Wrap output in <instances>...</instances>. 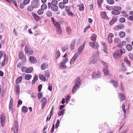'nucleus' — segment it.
<instances>
[{"label":"nucleus","instance_id":"1","mask_svg":"<svg viewBox=\"0 0 133 133\" xmlns=\"http://www.w3.org/2000/svg\"><path fill=\"white\" fill-rule=\"evenodd\" d=\"M99 58V55L96 52L93 54L91 57L89 63L90 64H94L98 61Z\"/></svg>","mask_w":133,"mask_h":133},{"label":"nucleus","instance_id":"2","mask_svg":"<svg viewBox=\"0 0 133 133\" xmlns=\"http://www.w3.org/2000/svg\"><path fill=\"white\" fill-rule=\"evenodd\" d=\"M81 81L79 77H78L76 79L75 82V85L73 87L72 89V93L74 94L75 93L77 90L78 89L81 84Z\"/></svg>","mask_w":133,"mask_h":133},{"label":"nucleus","instance_id":"3","mask_svg":"<svg viewBox=\"0 0 133 133\" xmlns=\"http://www.w3.org/2000/svg\"><path fill=\"white\" fill-rule=\"evenodd\" d=\"M112 10L111 14L114 15H118L119 14L122 10L121 8L119 6H115L112 7Z\"/></svg>","mask_w":133,"mask_h":133},{"label":"nucleus","instance_id":"4","mask_svg":"<svg viewBox=\"0 0 133 133\" xmlns=\"http://www.w3.org/2000/svg\"><path fill=\"white\" fill-rule=\"evenodd\" d=\"M101 63L104 65L103 70L104 75H109V71L108 69V65L107 63H105L103 62H101Z\"/></svg>","mask_w":133,"mask_h":133},{"label":"nucleus","instance_id":"5","mask_svg":"<svg viewBox=\"0 0 133 133\" xmlns=\"http://www.w3.org/2000/svg\"><path fill=\"white\" fill-rule=\"evenodd\" d=\"M25 54L27 55L30 56L32 55L33 53V50L29 46H25L24 49Z\"/></svg>","mask_w":133,"mask_h":133},{"label":"nucleus","instance_id":"6","mask_svg":"<svg viewBox=\"0 0 133 133\" xmlns=\"http://www.w3.org/2000/svg\"><path fill=\"white\" fill-rule=\"evenodd\" d=\"M101 72L98 71L94 72H93L92 75V79H97L100 78L101 76Z\"/></svg>","mask_w":133,"mask_h":133},{"label":"nucleus","instance_id":"7","mask_svg":"<svg viewBox=\"0 0 133 133\" xmlns=\"http://www.w3.org/2000/svg\"><path fill=\"white\" fill-rule=\"evenodd\" d=\"M31 4L34 8H37L40 5L39 2L37 0H33L31 2Z\"/></svg>","mask_w":133,"mask_h":133},{"label":"nucleus","instance_id":"8","mask_svg":"<svg viewBox=\"0 0 133 133\" xmlns=\"http://www.w3.org/2000/svg\"><path fill=\"white\" fill-rule=\"evenodd\" d=\"M114 58L115 59H117L120 57L121 56L120 54L119 50H117L114 52L113 54Z\"/></svg>","mask_w":133,"mask_h":133},{"label":"nucleus","instance_id":"9","mask_svg":"<svg viewBox=\"0 0 133 133\" xmlns=\"http://www.w3.org/2000/svg\"><path fill=\"white\" fill-rule=\"evenodd\" d=\"M89 44L94 49H97L99 46L98 43L96 41L91 42Z\"/></svg>","mask_w":133,"mask_h":133},{"label":"nucleus","instance_id":"10","mask_svg":"<svg viewBox=\"0 0 133 133\" xmlns=\"http://www.w3.org/2000/svg\"><path fill=\"white\" fill-rule=\"evenodd\" d=\"M19 58L23 62H25L26 61V57L24 53L21 52H19Z\"/></svg>","mask_w":133,"mask_h":133},{"label":"nucleus","instance_id":"11","mask_svg":"<svg viewBox=\"0 0 133 133\" xmlns=\"http://www.w3.org/2000/svg\"><path fill=\"white\" fill-rule=\"evenodd\" d=\"M79 55L77 53H75L74 56L72 57L70 61V64L71 65L73 64L74 62L78 57Z\"/></svg>","mask_w":133,"mask_h":133},{"label":"nucleus","instance_id":"12","mask_svg":"<svg viewBox=\"0 0 133 133\" xmlns=\"http://www.w3.org/2000/svg\"><path fill=\"white\" fill-rule=\"evenodd\" d=\"M47 99L46 98H43L42 100V109H43L45 107Z\"/></svg>","mask_w":133,"mask_h":133},{"label":"nucleus","instance_id":"13","mask_svg":"<svg viewBox=\"0 0 133 133\" xmlns=\"http://www.w3.org/2000/svg\"><path fill=\"white\" fill-rule=\"evenodd\" d=\"M30 62L32 63H35L37 62V60L33 56H30L29 58Z\"/></svg>","mask_w":133,"mask_h":133},{"label":"nucleus","instance_id":"14","mask_svg":"<svg viewBox=\"0 0 133 133\" xmlns=\"http://www.w3.org/2000/svg\"><path fill=\"white\" fill-rule=\"evenodd\" d=\"M8 57L6 54H4V60L2 63V65L3 66H4L6 62L7 61Z\"/></svg>","mask_w":133,"mask_h":133},{"label":"nucleus","instance_id":"15","mask_svg":"<svg viewBox=\"0 0 133 133\" xmlns=\"http://www.w3.org/2000/svg\"><path fill=\"white\" fill-rule=\"evenodd\" d=\"M84 47V44H83L78 49V52H76L75 53H77L78 54V55H79V54H81L83 50V49Z\"/></svg>","mask_w":133,"mask_h":133},{"label":"nucleus","instance_id":"16","mask_svg":"<svg viewBox=\"0 0 133 133\" xmlns=\"http://www.w3.org/2000/svg\"><path fill=\"white\" fill-rule=\"evenodd\" d=\"M114 36V35L112 33L110 34L108 36V39L109 43H111L112 42L113 40L112 38Z\"/></svg>","mask_w":133,"mask_h":133},{"label":"nucleus","instance_id":"17","mask_svg":"<svg viewBox=\"0 0 133 133\" xmlns=\"http://www.w3.org/2000/svg\"><path fill=\"white\" fill-rule=\"evenodd\" d=\"M118 96L120 102H122L125 100V97L124 95L121 93L118 94Z\"/></svg>","mask_w":133,"mask_h":133},{"label":"nucleus","instance_id":"18","mask_svg":"<svg viewBox=\"0 0 133 133\" xmlns=\"http://www.w3.org/2000/svg\"><path fill=\"white\" fill-rule=\"evenodd\" d=\"M126 44V42L125 41H122L119 42V44L117 45V46L119 48H122L125 46Z\"/></svg>","mask_w":133,"mask_h":133},{"label":"nucleus","instance_id":"19","mask_svg":"<svg viewBox=\"0 0 133 133\" xmlns=\"http://www.w3.org/2000/svg\"><path fill=\"white\" fill-rule=\"evenodd\" d=\"M39 78L42 81H47L48 80V79L46 78L43 75H40L39 76Z\"/></svg>","mask_w":133,"mask_h":133},{"label":"nucleus","instance_id":"20","mask_svg":"<svg viewBox=\"0 0 133 133\" xmlns=\"http://www.w3.org/2000/svg\"><path fill=\"white\" fill-rule=\"evenodd\" d=\"M97 37L96 35L93 34L91 35V36L90 37V39L91 40L95 41Z\"/></svg>","mask_w":133,"mask_h":133},{"label":"nucleus","instance_id":"21","mask_svg":"<svg viewBox=\"0 0 133 133\" xmlns=\"http://www.w3.org/2000/svg\"><path fill=\"white\" fill-rule=\"evenodd\" d=\"M32 15L35 20L36 21H38L41 19V18L40 17L38 16L37 15L35 14H33Z\"/></svg>","mask_w":133,"mask_h":133},{"label":"nucleus","instance_id":"22","mask_svg":"<svg viewBox=\"0 0 133 133\" xmlns=\"http://www.w3.org/2000/svg\"><path fill=\"white\" fill-rule=\"evenodd\" d=\"M123 25H117L114 28L115 30H118L123 28Z\"/></svg>","mask_w":133,"mask_h":133},{"label":"nucleus","instance_id":"23","mask_svg":"<svg viewBox=\"0 0 133 133\" xmlns=\"http://www.w3.org/2000/svg\"><path fill=\"white\" fill-rule=\"evenodd\" d=\"M126 48L127 50L129 51H131L132 50V45L130 44H127L126 46Z\"/></svg>","mask_w":133,"mask_h":133},{"label":"nucleus","instance_id":"24","mask_svg":"<svg viewBox=\"0 0 133 133\" xmlns=\"http://www.w3.org/2000/svg\"><path fill=\"white\" fill-rule=\"evenodd\" d=\"M54 25L56 28L61 27V25L59 22H55L54 24Z\"/></svg>","mask_w":133,"mask_h":133},{"label":"nucleus","instance_id":"25","mask_svg":"<svg viewBox=\"0 0 133 133\" xmlns=\"http://www.w3.org/2000/svg\"><path fill=\"white\" fill-rule=\"evenodd\" d=\"M59 7L61 9H63L65 7L64 4L62 2H60L59 4Z\"/></svg>","mask_w":133,"mask_h":133},{"label":"nucleus","instance_id":"26","mask_svg":"<svg viewBox=\"0 0 133 133\" xmlns=\"http://www.w3.org/2000/svg\"><path fill=\"white\" fill-rule=\"evenodd\" d=\"M59 65V68L60 69H65L66 67V66L65 65V64L62 63H60Z\"/></svg>","mask_w":133,"mask_h":133},{"label":"nucleus","instance_id":"27","mask_svg":"<svg viewBox=\"0 0 133 133\" xmlns=\"http://www.w3.org/2000/svg\"><path fill=\"white\" fill-rule=\"evenodd\" d=\"M51 10L53 11H57L58 9V6L56 5H52L51 7Z\"/></svg>","mask_w":133,"mask_h":133},{"label":"nucleus","instance_id":"28","mask_svg":"<svg viewBox=\"0 0 133 133\" xmlns=\"http://www.w3.org/2000/svg\"><path fill=\"white\" fill-rule=\"evenodd\" d=\"M22 76H19L17 79L16 83V84H18L21 82L22 80Z\"/></svg>","mask_w":133,"mask_h":133},{"label":"nucleus","instance_id":"29","mask_svg":"<svg viewBox=\"0 0 133 133\" xmlns=\"http://www.w3.org/2000/svg\"><path fill=\"white\" fill-rule=\"evenodd\" d=\"M75 42L76 40L75 39L72 40V41L71 44V50H73L74 48Z\"/></svg>","mask_w":133,"mask_h":133},{"label":"nucleus","instance_id":"30","mask_svg":"<svg viewBox=\"0 0 133 133\" xmlns=\"http://www.w3.org/2000/svg\"><path fill=\"white\" fill-rule=\"evenodd\" d=\"M1 124L2 126H3L4 125V122L5 121V117L3 116H1Z\"/></svg>","mask_w":133,"mask_h":133},{"label":"nucleus","instance_id":"31","mask_svg":"<svg viewBox=\"0 0 133 133\" xmlns=\"http://www.w3.org/2000/svg\"><path fill=\"white\" fill-rule=\"evenodd\" d=\"M48 66V64L46 63L43 64L41 65V69L42 70H45Z\"/></svg>","mask_w":133,"mask_h":133},{"label":"nucleus","instance_id":"32","mask_svg":"<svg viewBox=\"0 0 133 133\" xmlns=\"http://www.w3.org/2000/svg\"><path fill=\"white\" fill-rule=\"evenodd\" d=\"M32 77V76L30 74H27L25 76V79L26 80H29Z\"/></svg>","mask_w":133,"mask_h":133},{"label":"nucleus","instance_id":"33","mask_svg":"<svg viewBox=\"0 0 133 133\" xmlns=\"http://www.w3.org/2000/svg\"><path fill=\"white\" fill-rule=\"evenodd\" d=\"M33 70V68L32 67H30L26 69V73H30Z\"/></svg>","mask_w":133,"mask_h":133},{"label":"nucleus","instance_id":"34","mask_svg":"<svg viewBox=\"0 0 133 133\" xmlns=\"http://www.w3.org/2000/svg\"><path fill=\"white\" fill-rule=\"evenodd\" d=\"M15 89L16 91V92L18 94H19V86L17 85L15 86Z\"/></svg>","mask_w":133,"mask_h":133},{"label":"nucleus","instance_id":"35","mask_svg":"<svg viewBox=\"0 0 133 133\" xmlns=\"http://www.w3.org/2000/svg\"><path fill=\"white\" fill-rule=\"evenodd\" d=\"M28 110V108L26 107L23 106L22 107V110L23 113H26L27 112Z\"/></svg>","mask_w":133,"mask_h":133},{"label":"nucleus","instance_id":"36","mask_svg":"<svg viewBox=\"0 0 133 133\" xmlns=\"http://www.w3.org/2000/svg\"><path fill=\"white\" fill-rule=\"evenodd\" d=\"M101 15L102 18L106 19H107V16L106 15L105 12L104 11H103L102 12Z\"/></svg>","mask_w":133,"mask_h":133},{"label":"nucleus","instance_id":"37","mask_svg":"<svg viewBox=\"0 0 133 133\" xmlns=\"http://www.w3.org/2000/svg\"><path fill=\"white\" fill-rule=\"evenodd\" d=\"M38 79V77L37 76L35 75L33 79L32 82V84H35V82L37 81Z\"/></svg>","mask_w":133,"mask_h":133},{"label":"nucleus","instance_id":"38","mask_svg":"<svg viewBox=\"0 0 133 133\" xmlns=\"http://www.w3.org/2000/svg\"><path fill=\"white\" fill-rule=\"evenodd\" d=\"M117 21V19L116 18H114L112 19L109 23V24L112 25Z\"/></svg>","mask_w":133,"mask_h":133},{"label":"nucleus","instance_id":"39","mask_svg":"<svg viewBox=\"0 0 133 133\" xmlns=\"http://www.w3.org/2000/svg\"><path fill=\"white\" fill-rule=\"evenodd\" d=\"M119 36L121 38L124 37L125 36V33L123 31H121L119 33Z\"/></svg>","mask_w":133,"mask_h":133},{"label":"nucleus","instance_id":"40","mask_svg":"<svg viewBox=\"0 0 133 133\" xmlns=\"http://www.w3.org/2000/svg\"><path fill=\"white\" fill-rule=\"evenodd\" d=\"M79 6V10L80 11H83L84 10V6L83 4L80 3Z\"/></svg>","mask_w":133,"mask_h":133},{"label":"nucleus","instance_id":"41","mask_svg":"<svg viewBox=\"0 0 133 133\" xmlns=\"http://www.w3.org/2000/svg\"><path fill=\"white\" fill-rule=\"evenodd\" d=\"M56 29L58 33L59 34H61L62 32V29L61 27L57 28Z\"/></svg>","mask_w":133,"mask_h":133},{"label":"nucleus","instance_id":"42","mask_svg":"<svg viewBox=\"0 0 133 133\" xmlns=\"http://www.w3.org/2000/svg\"><path fill=\"white\" fill-rule=\"evenodd\" d=\"M58 2L56 0H53L51 1V4L52 5H56Z\"/></svg>","mask_w":133,"mask_h":133},{"label":"nucleus","instance_id":"43","mask_svg":"<svg viewBox=\"0 0 133 133\" xmlns=\"http://www.w3.org/2000/svg\"><path fill=\"white\" fill-rule=\"evenodd\" d=\"M41 9H42L43 10H45L46 9L47 6L46 4H42L41 6Z\"/></svg>","mask_w":133,"mask_h":133},{"label":"nucleus","instance_id":"44","mask_svg":"<svg viewBox=\"0 0 133 133\" xmlns=\"http://www.w3.org/2000/svg\"><path fill=\"white\" fill-rule=\"evenodd\" d=\"M65 10L66 12L69 11H71V7L69 6H66L65 7Z\"/></svg>","mask_w":133,"mask_h":133},{"label":"nucleus","instance_id":"45","mask_svg":"<svg viewBox=\"0 0 133 133\" xmlns=\"http://www.w3.org/2000/svg\"><path fill=\"white\" fill-rule=\"evenodd\" d=\"M70 99V97L69 95H68L65 98V103L68 104Z\"/></svg>","mask_w":133,"mask_h":133},{"label":"nucleus","instance_id":"46","mask_svg":"<svg viewBox=\"0 0 133 133\" xmlns=\"http://www.w3.org/2000/svg\"><path fill=\"white\" fill-rule=\"evenodd\" d=\"M43 10L42 9H39L37 11V12L38 14L39 15H41L44 12Z\"/></svg>","mask_w":133,"mask_h":133},{"label":"nucleus","instance_id":"47","mask_svg":"<svg viewBox=\"0 0 133 133\" xmlns=\"http://www.w3.org/2000/svg\"><path fill=\"white\" fill-rule=\"evenodd\" d=\"M119 51L120 52V54H121V56L122 54L125 53V50L124 49H121Z\"/></svg>","mask_w":133,"mask_h":133},{"label":"nucleus","instance_id":"48","mask_svg":"<svg viewBox=\"0 0 133 133\" xmlns=\"http://www.w3.org/2000/svg\"><path fill=\"white\" fill-rule=\"evenodd\" d=\"M46 15L50 17L52 16V13L51 11H48L46 13Z\"/></svg>","mask_w":133,"mask_h":133},{"label":"nucleus","instance_id":"49","mask_svg":"<svg viewBox=\"0 0 133 133\" xmlns=\"http://www.w3.org/2000/svg\"><path fill=\"white\" fill-rule=\"evenodd\" d=\"M33 9H34V8H33L31 5L29 6L27 8L28 10L29 11H32L33 10Z\"/></svg>","mask_w":133,"mask_h":133},{"label":"nucleus","instance_id":"50","mask_svg":"<svg viewBox=\"0 0 133 133\" xmlns=\"http://www.w3.org/2000/svg\"><path fill=\"white\" fill-rule=\"evenodd\" d=\"M14 127L16 128V129H18V123L16 121H15L14 123Z\"/></svg>","mask_w":133,"mask_h":133},{"label":"nucleus","instance_id":"51","mask_svg":"<svg viewBox=\"0 0 133 133\" xmlns=\"http://www.w3.org/2000/svg\"><path fill=\"white\" fill-rule=\"evenodd\" d=\"M108 3L110 4H113L114 3V1L113 0H107Z\"/></svg>","mask_w":133,"mask_h":133},{"label":"nucleus","instance_id":"52","mask_svg":"<svg viewBox=\"0 0 133 133\" xmlns=\"http://www.w3.org/2000/svg\"><path fill=\"white\" fill-rule=\"evenodd\" d=\"M66 30L68 34H70L71 32V29L69 27H67L66 28Z\"/></svg>","mask_w":133,"mask_h":133},{"label":"nucleus","instance_id":"53","mask_svg":"<svg viewBox=\"0 0 133 133\" xmlns=\"http://www.w3.org/2000/svg\"><path fill=\"white\" fill-rule=\"evenodd\" d=\"M60 54L59 51L57 50L56 51L55 54V56L56 58H58L60 56Z\"/></svg>","mask_w":133,"mask_h":133},{"label":"nucleus","instance_id":"54","mask_svg":"<svg viewBox=\"0 0 133 133\" xmlns=\"http://www.w3.org/2000/svg\"><path fill=\"white\" fill-rule=\"evenodd\" d=\"M68 59L67 58H64L63 59L61 63H62L64 64H65L68 62Z\"/></svg>","mask_w":133,"mask_h":133},{"label":"nucleus","instance_id":"55","mask_svg":"<svg viewBox=\"0 0 133 133\" xmlns=\"http://www.w3.org/2000/svg\"><path fill=\"white\" fill-rule=\"evenodd\" d=\"M97 1L99 7H101V4L103 2V0H97Z\"/></svg>","mask_w":133,"mask_h":133},{"label":"nucleus","instance_id":"56","mask_svg":"<svg viewBox=\"0 0 133 133\" xmlns=\"http://www.w3.org/2000/svg\"><path fill=\"white\" fill-rule=\"evenodd\" d=\"M64 112V110L63 109L59 111L58 113V115L59 116H61L63 115Z\"/></svg>","mask_w":133,"mask_h":133},{"label":"nucleus","instance_id":"57","mask_svg":"<svg viewBox=\"0 0 133 133\" xmlns=\"http://www.w3.org/2000/svg\"><path fill=\"white\" fill-rule=\"evenodd\" d=\"M60 122L59 120H57V122L55 124V128H57L59 126V124Z\"/></svg>","mask_w":133,"mask_h":133},{"label":"nucleus","instance_id":"58","mask_svg":"<svg viewBox=\"0 0 133 133\" xmlns=\"http://www.w3.org/2000/svg\"><path fill=\"white\" fill-rule=\"evenodd\" d=\"M30 2V0H24L23 1V3L24 4L26 5L28 4Z\"/></svg>","mask_w":133,"mask_h":133},{"label":"nucleus","instance_id":"59","mask_svg":"<svg viewBox=\"0 0 133 133\" xmlns=\"http://www.w3.org/2000/svg\"><path fill=\"white\" fill-rule=\"evenodd\" d=\"M5 54L4 52L0 51V59L1 58L3 55L4 56V54Z\"/></svg>","mask_w":133,"mask_h":133},{"label":"nucleus","instance_id":"60","mask_svg":"<svg viewBox=\"0 0 133 133\" xmlns=\"http://www.w3.org/2000/svg\"><path fill=\"white\" fill-rule=\"evenodd\" d=\"M122 109L124 113H126V110L125 109V104H123L122 105Z\"/></svg>","mask_w":133,"mask_h":133},{"label":"nucleus","instance_id":"61","mask_svg":"<svg viewBox=\"0 0 133 133\" xmlns=\"http://www.w3.org/2000/svg\"><path fill=\"white\" fill-rule=\"evenodd\" d=\"M45 76L48 78H49L50 77V74L48 71H45Z\"/></svg>","mask_w":133,"mask_h":133},{"label":"nucleus","instance_id":"62","mask_svg":"<svg viewBox=\"0 0 133 133\" xmlns=\"http://www.w3.org/2000/svg\"><path fill=\"white\" fill-rule=\"evenodd\" d=\"M121 23H123L125 21V19L124 17H122L119 19Z\"/></svg>","mask_w":133,"mask_h":133},{"label":"nucleus","instance_id":"63","mask_svg":"<svg viewBox=\"0 0 133 133\" xmlns=\"http://www.w3.org/2000/svg\"><path fill=\"white\" fill-rule=\"evenodd\" d=\"M25 5L23 3H21L20 5V8L21 9H23Z\"/></svg>","mask_w":133,"mask_h":133},{"label":"nucleus","instance_id":"64","mask_svg":"<svg viewBox=\"0 0 133 133\" xmlns=\"http://www.w3.org/2000/svg\"><path fill=\"white\" fill-rule=\"evenodd\" d=\"M26 67L23 66L21 68V70L22 72H24L25 71L26 72Z\"/></svg>","mask_w":133,"mask_h":133}]
</instances>
